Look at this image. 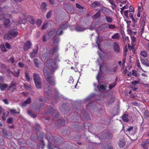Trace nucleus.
<instances>
[{
	"label": "nucleus",
	"mask_w": 149,
	"mask_h": 149,
	"mask_svg": "<svg viewBox=\"0 0 149 149\" xmlns=\"http://www.w3.org/2000/svg\"><path fill=\"white\" fill-rule=\"evenodd\" d=\"M46 66L52 71H54L58 68L57 64L54 59H49L46 62Z\"/></svg>",
	"instance_id": "1"
},
{
	"label": "nucleus",
	"mask_w": 149,
	"mask_h": 149,
	"mask_svg": "<svg viewBox=\"0 0 149 149\" xmlns=\"http://www.w3.org/2000/svg\"><path fill=\"white\" fill-rule=\"evenodd\" d=\"M44 74L47 79L48 80L49 83L51 85H54L55 84L54 79L53 77L49 75L51 74V73L45 70L44 71Z\"/></svg>",
	"instance_id": "2"
},
{
	"label": "nucleus",
	"mask_w": 149,
	"mask_h": 149,
	"mask_svg": "<svg viewBox=\"0 0 149 149\" xmlns=\"http://www.w3.org/2000/svg\"><path fill=\"white\" fill-rule=\"evenodd\" d=\"M4 15L3 14L1 9L0 8V19H3L4 23L6 27H8L10 25V21L8 19H5L4 18Z\"/></svg>",
	"instance_id": "3"
},
{
	"label": "nucleus",
	"mask_w": 149,
	"mask_h": 149,
	"mask_svg": "<svg viewBox=\"0 0 149 149\" xmlns=\"http://www.w3.org/2000/svg\"><path fill=\"white\" fill-rule=\"evenodd\" d=\"M100 11H101L104 14H110L112 13V11L109 9L105 7H102L100 8Z\"/></svg>",
	"instance_id": "4"
},
{
	"label": "nucleus",
	"mask_w": 149,
	"mask_h": 149,
	"mask_svg": "<svg viewBox=\"0 0 149 149\" xmlns=\"http://www.w3.org/2000/svg\"><path fill=\"white\" fill-rule=\"evenodd\" d=\"M38 49V47L37 45H36L35 47V49L33 50L32 52L30 53V57L31 58L34 57L37 53Z\"/></svg>",
	"instance_id": "5"
},
{
	"label": "nucleus",
	"mask_w": 149,
	"mask_h": 149,
	"mask_svg": "<svg viewBox=\"0 0 149 149\" xmlns=\"http://www.w3.org/2000/svg\"><path fill=\"white\" fill-rule=\"evenodd\" d=\"M31 43L30 41H28L26 42L24 46V49L26 51L28 50L30 47L31 45Z\"/></svg>",
	"instance_id": "6"
},
{
	"label": "nucleus",
	"mask_w": 149,
	"mask_h": 149,
	"mask_svg": "<svg viewBox=\"0 0 149 149\" xmlns=\"http://www.w3.org/2000/svg\"><path fill=\"white\" fill-rule=\"evenodd\" d=\"M114 45L115 52L116 53H118L120 51V47L118 44L116 42H114Z\"/></svg>",
	"instance_id": "7"
},
{
	"label": "nucleus",
	"mask_w": 149,
	"mask_h": 149,
	"mask_svg": "<svg viewBox=\"0 0 149 149\" xmlns=\"http://www.w3.org/2000/svg\"><path fill=\"white\" fill-rule=\"evenodd\" d=\"M8 86L7 84L0 83V89L2 91L5 90Z\"/></svg>",
	"instance_id": "8"
},
{
	"label": "nucleus",
	"mask_w": 149,
	"mask_h": 149,
	"mask_svg": "<svg viewBox=\"0 0 149 149\" xmlns=\"http://www.w3.org/2000/svg\"><path fill=\"white\" fill-rule=\"evenodd\" d=\"M9 34H10L13 38H14L16 37L18 35V32L15 31L10 30L8 31Z\"/></svg>",
	"instance_id": "9"
},
{
	"label": "nucleus",
	"mask_w": 149,
	"mask_h": 149,
	"mask_svg": "<svg viewBox=\"0 0 149 149\" xmlns=\"http://www.w3.org/2000/svg\"><path fill=\"white\" fill-rule=\"evenodd\" d=\"M33 77L34 82L40 81V78L38 74H34Z\"/></svg>",
	"instance_id": "10"
},
{
	"label": "nucleus",
	"mask_w": 149,
	"mask_h": 149,
	"mask_svg": "<svg viewBox=\"0 0 149 149\" xmlns=\"http://www.w3.org/2000/svg\"><path fill=\"white\" fill-rule=\"evenodd\" d=\"M47 4L45 2H43L41 5V10L42 11H45L47 10Z\"/></svg>",
	"instance_id": "11"
},
{
	"label": "nucleus",
	"mask_w": 149,
	"mask_h": 149,
	"mask_svg": "<svg viewBox=\"0 0 149 149\" xmlns=\"http://www.w3.org/2000/svg\"><path fill=\"white\" fill-rule=\"evenodd\" d=\"M87 28H82L81 27L77 26L75 27V30L77 31H83L86 30Z\"/></svg>",
	"instance_id": "12"
},
{
	"label": "nucleus",
	"mask_w": 149,
	"mask_h": 149,
	"mask_svg": "<svg viewBox=\"0 0 149 149\" xmlns=\"http://www.w3.org/2000/svg\"><path fill=\"white\" fill-rule=\"evenodd\" d=\"M91 6L92 8H96L100 6V3L97 1H95L91 3Z\"/></svg>",
	"instance_id": "13"
},
{
	"label": "nucleus",
	"mask_w": 149,
	"mask_h": 149,
	"mask_svg": "<svg viewBox=\"0 0 149 149\" xmlns=\"http://www.w3.org/2000/svg\"><path fill=\"white\" fill-rule=\"evenodd\" d=\"M31 99L30 98H29L25 101H24L22 104V107L25 106L27 104H29L31 101Z\"/></svg>",
	"instance_id": "14"
},
{
	"label": "nucleus",
	"mask_w": 149,
	"mask_h": 149,
	"mask_svg": "<svg viewBox=\"0 0 149 149\" xmlns=\"http://www.w3.org/2000/svg\"><path fill=\"white\" fill-rule=\"evenodd\" d=\"M120 37V35L118 33H116L114 34L111 37V38L113 39H119Z\"/></svg>",
	"instance_id": "15"
},
{
	"label": "nucleus",
	"mask_w": 149,
	"mask_h": 149,
	"mask_svg": "<svg viewBox=\"0 0 149 149\" xmlns=\"http://www.w3.org/2000/svg\"><path fill=\"white\" fill-rule=\"evenodd\" d=\"M105 20L106 22L109 23H111L113 19L110 17L108 16H105Z\"/></svg>",
	"instance_id": "16"
},
{
	"label": "nucleus",
	"mask_w": 149,
	"mask_h": 149,
	"mask_svg": "<svg viewBox=\"0 0 149 149\" xmlns=\"http://www.w3.org/2000/svg\"><path fill=\"white\" fill-rule=\"evenodd\" d=\"M148 143H149V139L146 141H143L141 143V145L143 148H144Z\"/></svg>",
	"instance_id": "17"
},
{
	"label": "nucleus",
	"mask_w": 149,
	"mask_h": 149,
	"mask_svg": "<svg viewBox=\"0 0 149 149\" xmlns=\"http://www.w3.org/2000/svg\"><path fill=\"white\" fill-rule=\"evenodd\" d=\"M128 115L126 114H124L122 117L123 120L126 122H127L129 121L128 118Z\"/></svg>",
	"instance_id": "18"
},
{
	"label": "nucleus",
	"mask_w": 149,
	"mask_h": 149,
	"mask_svg": "<svg viewBox=\"0 0 149 149\" xmlns=\"http://www.w3.org/2000/svg\"><path fill=\"white\" fill-rule=\"evenodd\" d=\"M3 134L7 138L9 137L11 135V134L9 132H8L6 130H4L3 131Z\"/></svg>",
	"instance_id": "19"
},
{
	"label": "nucleus",
	"mask_w": 149,
	"mask_h": 149,
	"mask_svg": "<svg viewBox=\"0 0 149 149\" xmlns=\"http://www.w3.org/2000/svg\"><path fill=\"white\" fill-rule=\"evenodd\" d=\"M36 87L38 88H40L42 87V84L40 81L34 82Z\"/></svg>",
	"instance_id": "20"
},
{
	"label": "nucleus",
	"mask_w": 149,
	"mask_h": 149,
	"mask_svg": "<svg viewBox=\"0 0 149 149\" xmlns=\"http://www.w3.org/2000/svg\"><path fill=\"white\" fill-rule=\"evenodd\" d=\"M8 114L9 113L7 111L4 112L3 113V116H2V119L3 120H6V118L8 116Z\"/></svg>",
	"instance_id": "21"
},
{
	"label": "nucleus",
	"mask_w": 149,
	"mask_h": 149,
	"mask_svg": "<svg viewBox=\"0 0 149 149\" xmlns=\"http://www.w3.org/2000/svg\"><path fill=\"white\" fill-rule=\"evenodd\" d=\"M28 21L31 24H35V20L32 17L29 16L28 17Z\"/></svg>",
	"instance_id": "22"
},
{
	"label": "nucleus",
	"mask_w": 149,
	"mask_h": 149,
	"mask_svg": "<svg viewBox=\"0 0 149 149\" xmlns=\"http://www.w3.org/2000/svg\"><path fill=\"white\" fill-rule=\"evenodd\" d=\"M4 37L5 39L7 40H10L12 39L13 38L11 36V35L9 34V32L7 34L5 35Z\"/></svg>",
	"instance_id": "23"
},
{
	"label": "nucleus",
	"mask_w": 149,
	"mask_h": 149,
	"mask_svg": "<svg viewBox=\"0 0 149 149\" xmlns=\"http://www.w3.org/2000/svg\"><path fill=\"white\" fill-rule=\"evenodd\" d=\"M58 49V47L57 46H56L51 51L52 55L53 54L57 52Z\"/></svg>",
	"instance_id": "24"
},
{
	"label": "nucleus",
	"mask_w": 149,
	"mask_h": 149,
	"mask_svg": "<svg viewBox=\"0 0 149 149\" xmlns=\"http://www.w3.org/2000/svg\"><path fill=\"white\" fill-rule=\"evenodd\" d=\"M97 88L98 89V90L100 91V90H105L107 87L104 85H98L97 86Z\"/></svg>",
	"instance_id": "25"
},
{
	"label": "nucleus",
	"mask_w": 149,
	"mask_h": 149,
	"mask_svg": "<svg viewBox=\"0 0 149 149\" xmlns=\"http://www.w3.org/2000/svg\"><path fill=\"white\" fill-rule=\"evenodd\" d=\"M141 63L142 64H143L146 66H149V65L147 62V61L146 59H141Z\"/></svg>",
	"instance_id": "26"
},
{
	"label": "nucleus",
	"mask_w": 149,
	"mask_h": 149,
	"mask_svg": "<svg viewBox=\"0 0 149 149\" xmlns=\"http://www.w3.org/2000/svg\"><path fill=\"white\" fill-rule=\"evenodd\" d=\"M16 85V83L14 82H12L11 84V86H10L8 88V90H10L11 88H13V89H16L15 87Z\"/></svg>",
	"instance_id": "27"
},
{
	"label": "nucleus",
	"mask_w": 149,
	"mask_h": 149,
	"mask_svg": "<svg viewBox=\"0 0 149 149\" xmlns=\"http://www.w3.org/2000/svg\"><path fill=\"white\" fill-rule=\"evenodd\" d=\"M125 145V142L122 140H120L118 143L119 146L120 148H123Z\"/></svg>",
	"instance_id": "28"
},
{
	"label": "nucleus",
	"mask_w": 149,
	"mask_h": 149,
	"mask_svg": "<svg viewBox=\"0 0 149 149\" xmlns=\"http://www.w3.org/2000/svg\"><path fill=\"white\" fill-rule=\"evenodd\" d=\"M100 11H98L97 12V13L94 15L93 17L95 19H97L100 16Z\"/></svg>",
	"instance_id": "29"
},
{
	"label": "nucleus",
	"mask_w": 149,
	"mask_h": 149,
	"mask_svg": "<svg viewBox=\"0 0 149 149\" xmlns=\"http://www.w3.org/2000/svg\"><path fill=\"white\" fill-rule=\"evenodd\" d=\"M20 73V70H17V71H15L13 72V74L15 77H17Z\"/></svg>",
	"instance_id": "30"
},
{
	"label": "nucleus",
	"mask_w": 149,
	"mask_h": 149,
	"mask_svg": "<svg viewBox=\"0 0 149 149\" xmlns=\"http://www.w3.org/2000/svg\"><path fill=\"white\" fill-rule=\"evenodd\" d=\"M26 20V18L24 17L22 19L20 18L19 20L18 21V23L19 24H21L24 23V22H25Z\"/></svg>",
	"instance_id": "31"
},
{
	"label": "nucleus",
	"mask_w": 149,
	"mask_h": 149,
	"mask_svg": "<svg viewBox=\"0 0 149 149\" xmlns=\"http://www.w3.org/2000/svg\"><path fill=\"white\" fill-rule=\"evenodd\" d=\"M42 23V20L40 19L37 20L36 22V24L38 27H39Z\"/></svg>",
	"instance_id": "32"
},
{
	"label": "nucleus",
	"mask_w": 149,
	"mask_h": 149,
	"mask_svg": "<svg viewBox=\"0 0 149 149\" xmlns=\"http://www.w3.org/2000/svg\"><path fill=\"white\" fill-rule=\"evenodd\" d=\"M10 113L12 114L17 113L19 114V111L18 112H16V110L14 109H10Z\"/></svg>",
	"instance_id": "33"
},
{
	"label": "nucleus",
	"mask_w": 149,
	"mask_h": 149,
	"mask_svg": "<svg viewBox=\"0 0 149 149\" xmlns=\"http://www.w3.org/2000/svg\"><path fill=\"white\" fill-rule=\"evenodd\" d=\"M44 90L45 92H46V93L48 96L47 97H48L49 96H50V93H51V90H49L48 91H47L48 90V89L47 88H45Z\"/></svg>",
	"instance_id": "34"
},
{
	"label": "nucleus",
	"mask_w": 149,
	"mask_h": 149,
	"mask_svg": "<svg viewBox=\"0 0 149 149\" xmlns=\"http://www.w3.org/2000/svg\"><path fill=\"white\" fill-rule=\"evenodd\" d=\"M68 27V25L66 24L63 25L62 26L60 27L58 29V30L61 29H65Z\"/></svg>",
	"instance_id": "35"
},
{
	"label": "nucleus",
	"mask_w": 149,
	"mask_h": 149,
	"mask_svg": "<svg viewBox=\"0 0 149 149\" xmlns=\"http://www.w3.org/2000/svg\"><path fill=\"white\" fill-rule=\"evenodd\" d=\"M141 55L144 57H146L147 56V52L145 51H142L140 53Z\"/></svg>",
	"instance_id": "36"
},
{
	"label": "nucleus",
	"mask_w": 149,
	"mask_h": 149,
	"mask_svg": "<svg viewBox=\"0 0 149 149\" xmlns=\"http://www.w3.org/2000/svg\"><path fill=\"white\" fill-rule=\"evenodd\" d=\"M52 13V11L51 10H49L47 13L46 17L47 18H49L51 16V13Z\"/></svg>",
	"instance_id": "37"
},
{
	"label": "nucleus",
	"mask_w": 149,
	"mask_h": 149,
	"mask_svg": "<svg viewBox=\"0 0 149 149\" xmlns=\"http://www.w3.org/2000/svg\"><path fill=\"white\" fill-rule=\"evenodd\" d=\"M108 27L111 29H114L115 28V25L113 24H108Z\"/></svg>",
	"instance_id": "38"
},
{
	"label": "nucleus",
	"mask_w": 149,
	"mask_h": 149,
	"mask_svg": "<svg viewBox=\"0 0 149 149\" xmlns=\"http://www.w3.org/2000/svg\"><path fill=\"white\" fill-rule=\"evenodd\" d=\"M131 37L132 41V44L136 41V38L134 36H131Z\"/></svg>",
	"instance_id": "39"
},
{
	"label": "nucleus",
	"mask_w": 149,
	"mask_h": 149,
	"mask_svg": "<svg viewBox=\"0 0 149 149\" xmlns=\"http://www.w3.org/2000/svg\"><path fill=\"white\" fill-rule=\"evenodd\" d=\"M105 136H106V138L107 139L111 138L112 136V134L107 133L105 134Z\"/></svg>",
	"instance_id": "40"
},
{
	"label": "nucleus",
	"mask_w": 149,
	"mask_h": 149,
	"mask_svg": "<svg viewBox=\"0 0 149 149\" xmlns=\"http://www.w3.org/2000/svg\"><path fill=\"white\" fill-rule=\"evenodd\" d=\"M28 113L30 116H31V117L33 118H35L36 116V115L33 114L32 112L30 111H28L27 112Z\"/></svg>",
	"instance_id": "41"
},
{
	"label": "nucleus",
	"mask_w": 149,
	"mask_h": 149,
	"mask_svg": "<svg viewBox=\"0 0 149 149\" xmlns=\"http://www.w3.org/2000/svg\"><path fill=\"white\" fill-rule=\"evenodd\" d=\"M133 127L132 126L129 127L127 129L126 132L129 133L131 131H133Z\"/></svg>",
	"instance_id": "42"
},
{
	"label": "nucleus",
	"mask_w": 149,
	"mask_h": 149,
	"mask_svg": "<svg viewBox=\"0 0 149 149\" xmlns=\"http://www.w3.org/2000/svg\"><path fill=\"white\" fill-rule=\"evenodd\" d=\"M116 83L115 82L114 83L110 85L109 86V88L110 89H111L113 88L114 87V86L116 85Z\"/></svg>",
	"instance_id": "43"
},
{
	"label": "nucleus",
	"mask_w": 149,
	"mask_h": 149,
	"mask_svg": "<svg viewBox=\"0 0 149 149\" xmlns=\"http://www.w3.org/2000/svg\"><path fill=\"white\" fill-rule=\"evenodd\" d=\"M149 111L148 110L145 111L144 113V117L146 118H147L148 117Z\"/></svg>",
	"instance_id": "44"
},
{
	"label": "nucleus",
	"mask_w": 149,
	"mask_h": 149,
	"mask_svg": "<svg viewBox=\"0 0 149 149\" xmlns=\"http://www.w3.org/2000/svg\"><path fill=\"white\" fill-rule=\"evenodd\" d=\"M34 63L36 66H38L39 62L38 60L37 59H34Z\"/></svg>",
	"instance_id": "45"
},
{
	"label": "nucleus",
	"mask_w": 149,
	"mask_h": 149,
	"mask_svg": "<svg viewBox=\"0 0 149 149\" xmlns=\"http://www.w3.org/2000/svg\"><path fill=\"white\" fill-rule=\"evenodd\" d=\"M0 48L1 49V50L3 51H6V49L4 45H0Z\"/></svg>",
	"instance_id": "46"
},
{
	"label": "nucleus",
	"mask_w": 149,
	"mask_h": 149,
	"mask_svg": "<svg viewBox=\"0 0 149 149\" xmlns=\"http://www.w3.org/2000/svg\"><path fill=\"white\" fill-rule=\"evenodd\" d=\"M129 13V10H125L124 12V15L126 17L127 19L129 18L128 13Z\"/></svg>",
	"instance_id": "47"
},
{
	"label": "nucleus",
	"mask_w": 149,
	"mask_h": 149,
	"mask_svg": "<svg viewBox=\"0 0 149 149\" xmlns=\"http://www.w3.org/2000/svg\"><path fill=\"white\" fill-rule=\"evenodd\" d=\"M53 115L54 116V118H57L59 117V113L56 112V111H55Z\"/></svg>",
	"instance_id": "48"
},
{
	"label": "nucleus",
	"mask_w": 149,
	"mask_h": 149,
	"mask_svg": "<svg viewBox=\"0 0 149 149\" xmlns=\"http://www.w3.org/2000/svg\"><path fill=\"white\" fill-rule=\"evenodd\" d=\"M13 118L11 117L9 118L7 120V122L8 123L11 124L13 123Z\"/></svg>",
	"instance_id": "49"
},
{
	"label": "nucleus",
	"mask_w": 149,
	"mask_h": 149,
	"mask_svg": "<svg viewBox=\"0 0 149 149\" xmlns=\"http://www.w3.org/2000/svg\"><path fill=\"white\" fill-rule=\"evenodd\" d=\"M47 23H45L41 28L42 29V30L45 29L47 26Z\"/></svg>",
	"instance_id": "50"
},
{
	"label": "nucleus",
	"mask_w": 149,
	"mask_h": 149,
	"mask_svg": "<svg viewBox=\"0 0 149 149\" xmlns=\"http://www.w3.org/2000/svg\"><path fill=\"white\" fill-rule=\"evenodd\" d=\"M136 64H137V65L138 66V67L139 68H140L141 70H143V69L141 67V66L140 65L139 60V59L137 60L136 61Z\"/></svg>",
	"instance_id": "51"
},
{
	"label": "nucleus",
	"mask_w": 149,
	"mask_h": 149,
	"mask_svg": "<svg viewBox=\"0 0 149 149\" xmlns=\"http://www.w3.org/2000/svg\"><path fill=\"white\" fill-rule=\"evenodd\" d=\"M9 60L12 63H14L15 62V61L14 60V58L13 56H12L10 58H9Z\"/></svg>",
	"instance_id": "52"
},
{
	"label": "nucleus",
	"mask_w": 149,
	"mask_h": 149,
	"mask_svg": "<svg viewBox=\"0 0 149 149\" xmlns=\"http://www.w3.org/2000/svg\"><path fill=\"white\" fill-rule=\"evenodd\" d=\"M131 83L132 85H135L136 84L139 83V81H132Z\"/></svg>",
	"instance_id": "53"
},
{
	"label": "nucleus",
	"mask_w": 149,
	"mask_h": 149,
	"mask_svg": "<svg viewBox=\"0 0 149 149\" xmlns=\"http://www.w3.org/2000/svg\"><path fill=\"white\" fill-rule=\"evenodd\" d=\"M128 10L129 12L133 13H134L133 8L132 6H130L129 8V9Z\"/></svg>",
	"instance_id": "54"
},
{
	"label": "nucleus",
	"mask_w": 149,
	"mask_h": 149,
	"mask_svg": "<svg viewBox=\"0 0 149 149\" xmlns=\"http://www.w3.org/2000/svg\"><path fill=\"white\" fill-rule=\"evenodd\" d=\"M25 77L26 78V79L27 80V81H29L30 80V78L27 73H25Z\"/></svg>",
	"instance_id": "55"
},
{
	"label": "nucleus",
	"mask_w": 149,
	"mask_h": 149,
	"mask_svg": "<svg viewBox=\"0 0 149 149\" xmlns=\"http://www.w3.org/2000/svg\"><path fill=\"white\" fill-rule=\"evenodd\" d=\"M109 1L111 5L114 6L115 7H116L115 3L113 2V0H109Z\"/></svg>",
	"instance_id": "56"
},
{
	"label": "nucleus",
	"mask_w": 149,
	"mask_h": 149,
	"mask_svg": "<svg viewBox=\"0 0 149 149\" xmlns=\"http://www.w3.org/2000/svg\"><path fill=\"white\" fill-rule=\"evenodd\" d=\"M18 65L19 66L20 68H23L24 66V64L21 62H19L18 63Z\"/></svg>",
	"instance_id": "57"
},
{
	"label": "nucleus",
	"mask_w": 149,
	"mask_h": 149,
	"mask_svg": "<svg viewBox=\"0 0 149 149\" xmlns=\"http://www.w3.org/2000/svg\"><path fill=\"white\" fill-rule=\"evenodd\" d=\"M133 13H130L129 14V17L132 19L133 21L134 20V18L133 17Z\"/></svg>",
	"instance_id": "58"
},
{
	"label": "nucleus",
	"mask_w": 149,
	"mask_h": 149,
	"mask_svg": "<svg viewBox=\"0 0 149 149\" xmlns=\"http://www.w3.org/2000/svg\"><path fill=\"white\" fill-rule=\"evenodd\" d=\"M76 7L77 8H78L79 9H81L82 8H83L78 3H76Z\"/></svg>",
	"instance_id": "59"
},
{
	"label": "nucleus",
	"mask_w": 149,
	"mask_h": 149,
	"mask_svg": "<svg viewBox=\"0 0 149 149\" xmlns=\"http://www.w3.org/2000/svg\"><path fill=\"white\" fill-rule=\"evenodd\" d=\"M5 46L6 48L8 49H10L11 48L10 45L8 43H6L5 44Z\"/></svg>",
	"instance_id": "60"
},
{
	"label": "nucleus",
	"mask_w": 149,
	"mask_h": 149,
	"mask_svg": "<svg viewBox=\"0 0 149 149\" xmlns=\"http://www.w3.org/2000/svg\"><path fill=\"white\" fill-rule=\"evenodd\" d=\"M3 102L6 104H9L8 100L7 99H4L3 100Z\"/></svg>",
	"instance_id": "61"
},
{
	"label": "nucleus",
	"mask_w": 149,
	"mask_h": 149,
	"mask_svg": "<svg viewBox=\"0 0 149 149\" xmlns=\"http://www.w3.org/2000/svg\"><path fill=\"white\" fill-rule=\"evenodd\" d=\"M128 47L129 49L130 50H132L133 49V46H132L131 45H130L129 44L128 45Z\"/></svg>",
	"instance_id": "62"
},
{
	"label": "nucleus",
	"mask_w": 149,
	"mask_h": 149,
	"mask_svg": "<svg viewBox=\"0 0 149 149\" xmlns=\"http://www.w3.org/2000/svg\"><path fill=\"white\" fill-rule=\"evenodd\" d=\"M132 75L133 76H135L136 77L137 75L136 72L134 71V70L132 71Z\"/></svg>",
	"instance_id": "63"
},
{
	"label": "nucleus",
	"mask_w": 149,
	"mask_h": 149,
	"mask_svg": "<svg viewBox=\"0 0 149 149\" xmlns=\"http://www.w3.org/2000/svg\"><path fill=\"white\" fill-rule=\"evenodd\" d=\"M127 31L129 34L132 35V31L130 29H128Z\"/></svg>",
	"instance_id": "64"
}]
</instances>
